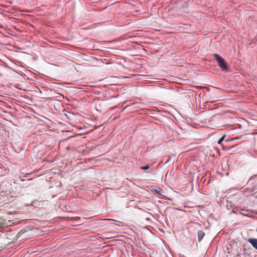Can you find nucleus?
<instances>
[{
    "label": "nucleus",
    "instance_id": "nucleus-1",
    "mask_svg": "<svg viewBox=\"0 0 257 257\" xmlns=\"http://www.w3.org/2000/svg\"><path fill=\"white\" fill-rule=\"evenodd\" d=\"M214 57L221 70L224 71H227L228 66L225 60L217 54H214Z\"/></svg>",
    "mask_w": 257,
    "mask_h": 257
},
{
    "label": "nucleus",
    "instance_id": "nucleus-2",
    "mask_svg": "<svg viewBox=\"0 0 257 257\" xmlns=\"http://www.w3.org/2000/svg\"><path fill=\"white\" fill-rule=\"evenodd\" d=\"M248 242H249L254 248L257 249V239L250 238L248 240Z\"/></svg>",
    "mask_w": 257,
    "mask_h": 257
},
{
    "label": "nucleus",
    "instance_id": "nucleus-3",
    "mask_svg": "<svg viewBox=\"0 0 257 257\" xmlns=\"http://www.w3.org/2000/svg\"><path fill=\"white\" fill-rule=\"evenodd\" d=\"M204 233L202 231H199L198 232V236L199 240H201L204 237Z\"/></svg>",
    "mask_w": 257,
    "mask_h": 257
},
{
    "label": "nucleus",
    "instance_id": "nucleus-4",
    "mask_svg": "<svg viewBox=\"0 0 257 257\" xmlns=\"http://www.w3.org/2000/svg\"><path fill=\"white\" fill-rule=\"evenodd\" d=\"M154 190L155 193L159 195H162V193L163 192L162 190L158 187L155 188Z\"/></svg>",
    "mask_w": 257,
    "mask_h": 257
},
{
    "label": "nucleus",
    "instance_id": "nucleus-5",
    "mask_svg": "<svg viewBox=\"0 0 257 257\" xmlns=\"http://www.w3.org/2000/svg\"><path fill=\"white\" fill-rule=\"evenodd\" d=\"M225 136V135H224L220 138V139L218 141V144H221V143L223 141Z\"/></svg>",
    "mask_w": 257,
    "mask_h": 257
},
{
    "label": "nucleus",
    "instance_id": "nucleus-6",
    "mask_svg": "<svg viewBox=\"0 0 257 257\" xmlns=\"http://www.w3.org/2000/svg\"><path fill=\"white\" fill-rule=\"evenodd\" d=\"M149 168V166L148 165H146L144 167H142L141 169L143 170H146Z\"/></svg>",
    "mask_w": 257,
    "mask_h": 257
}]
</instances>
